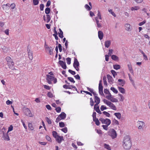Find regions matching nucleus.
Returning <instances> with one entry per match:
<instances>
[{
    "mask_svg": "<svg viewBox=\"0 0 150 150\" xmlns=\"http://www.w3.org/2000/svg\"><path fill=\"white\" fill-rule=\"evenodd\" d=\"M123 146L126 149H129L132 146V143L129 136H127L124 137L123 142Z\"/></svg>",
    "mask_w": 150,
    "mask_h": 150,
    "instance_id": "1",
    "label": "nucleus"
},
{
    "mask_svg": "<svg viewBox=\"0 0 150 150\" xmlns=\"http://www.w3.org/2000/svg\"><path fill=\"white\" fill-rule=\"evenodd\" d=\"M103 101L105 103L109 106L111 109L115 110H117L116 107L111 102L105 99H104Z\"/></svg>",
    "mask_w": 150,
    "mask_h": 150,
    "instance_id": "2",
    "label": "nucleus"
},
{
    "mask_svg": "<svg viewBox=\"0 0 150 150\" xmlns=\"http://www.w3.org/2000/svg\"><path fill=\"white\" fill-rule=\"evenodd\" d=\"M6 60L7 62L8 65H10V64H12L11 65H9V68L11 69L12 70H14L15 69L14 67V63L11 58L9 57H7L6 58Z\"/></svg>",
    "mask_w": 150,
    "mask_h": 150,
    "instance_id": "3",
    "label": "nucleus"
},
{
    "mask_svg": "<svg viewBox=\"0 0 150 150\" xmlns=\"http://www.w3.org/2000/svg\"><path fill=\"white\" fill-rule=\"evenodd\" d=\"M108 134L112 139L115 138L117 137V133L116 131L113 129H111L108 132Z\"/></svg>",
    "mask_w": 150,
    "mask_h": 150,
    "instance_id": "4",
    "label": "nucleus"
},
{
    "mask_svg": "<svg viewBox=\"0 0 150 150\" xmlns=\"http://www.w3.org/2000/svg\"><path fill=\"white\" fill-rule=\"evenodd\" d=\"M99 120L101 122L102 124H105L108 125H109L111 123V120L107 118L104 119L102 118H100L99 119Z\"/></svg>",
    "mask_w": 150,
    "mask_h": 150,
    "instance_id": "5",
    "label": "nucleus"
},
{
    "mask_svg": "<svg viewBox=\"0 0 150 150\" xmlns=\"http://www.w3.org/2000/svg\"><path fill=\"white\" fill-rule=\"evenodd\" d=\"M24 112L25 114L27 116H28L30 117H32L33 115L31 113V111L28 108H25L24 109Z\"/></svg>",
    "mask_w": 150,
    "mask_h": 150,
    "instance_id": "6",
    "label": "nucleus"
},
{
    "mask_svg": "<svg viewBox=\"0 0 150 150\" xmlns=\"http://www.w3.org/2000/svg\"><path fill=\"white\" fill-rule=\"evenodd\" d=\"M73 66L77 71H78L79 70V69L78 67L79 66V63L77 59L76 58L74 59Z\"/></svg>",
    "mask_w": 150,
    "mask_h": 150,
    "instance_id": "7",
    "label": "nucleus"
},
{
    "mask_svg": "<svg viewBox=\"0 0 150 150\" xmlns=\"http://www.w3.org/2000/svg\"><path fill=\"white\" fill-rule=\"evenodd\" d=\"M47 82L50 84H51V81H53L54 77L48 75H47Z\"/></svg>",
    "mask_w": 150,
    "mask_h": 150,
    "instance_id": "8",
    "label": "nucleus"
},
{
    "mask_svg": "<svg viewBox=\"0 0 150 150\" xmlns=\"http://www.w3.org/2000/svg\"><path fill=\"white\" fill-rule=\"evenodd\" d=\"M137 122L138 125V129L141 130L142 129L144 124V122L143 121H138Z\"/></svg>",
    "mask_w": 150,
    "mask_h": 150,
    "instance_id": "9",
    "label": "nucleus"
},
{
    "mask_svg": "<svg viewBox=\"0 0 150 150\" xmlns=\"http://www.w3.org/2000/svg\"><path fill=\"white\" fill-rule=\"evenodd\" d=\"M59 63L63 69H66L67 66L65 62L61 60H59Z\"/></svg>",
    "mask_w": 150,
    "mask_h": 150,
    "instance_id": "10",
    "label": "nucleus"
},
{
    "mask_svg": "<svg viewBox=\"0 0 150 150\" xmlns=\"http://www.w3.org/2000/svg\"><path fill=\"white\" fill-rule=\"evenodd\" d=\"M95 102L96 103L94 105L96 106V105H98V104H99L100 103V98L97 96H95Z\"/></svg>",
    "mask_w": 150,
    "mask_h": 150,
    "instance_id": "11",
    "label": "nucleus"
},
{
    "mask_svg": "<svg viewBox=\"0 0 150 150\" xmlns=\"http://www.w3.org/2000/svg\"><path fill=\"white\" fill-rule=\"evenodd\" d=\"M28 51L29 58L30 59L32 60L33 59V53L29 49H28Z\"/></svg>",
    "mask_w": 150,
    "mask_h": 150,
    "instance_id": "12",
    "label": "nucleus"
},
{
    "mask_svg": "<svg viewBox=\"0 0 150 150\" xmlns=\"http://www.w3.org/2000/svg\"><path fill=\"white\" fill-rule=\"evenodd\" d=\"M94 109L99 114H101L102 113L99 109V107L98 105H96V106L94 105Z\"/></svg>",
    "mask_w": 150,
    "mask_h": 150,
    "instance_id": "13",
    "label": "nucleus"
},
{
    "mask_svg": "<svg viewBox=\"0 0 150 150\" xmlns=\"http://www.w3.org/2000/svg\"><path fill=\"white\" fill-rule=\"evenodd\" d=\"M107 77L108 80V81L110 83H112L113 81L112 77L110 75L108 74L107 75Z\"/></svg>",
    "mask_w": 150,
    "mask_h": 150,
    "instance_id": "14",
    "label": "nucleus"
},
{
    "mask_svg": "<svg viewBox=\"0 0 150 150\" xmlns=\"http://www.w3.org/2000/svg\"><path fill=\"white\" fill-rule=\"evenodd\" d=\"M103 33L101 31H99L98 32V36L100 40H102L103 37Z\"/></svg>",
    "mask_w": 150,
    "mask_h": 150,
    "instance_id": "15",
    "label": "nucleus"
},
{
    "mask_svg": "<svg viewBox=\"0 0 150 150\" xmlns=\"http://www.w3.org/2000/svg\"><path fill=\"white\" fill-rule=\"evenodd\" d=\"M55 139L59 143H61L62 140H63V137L59 135Z\"/></svg>",
    "mask_w": 150,
    "mask_h": 150,
    "instance_id": "16",
    "label": "nucleus"
},
{
    "mask_svg": "<svg viewBox=\"0 0 150 150\" xmlns=\"http://www.w3.org/2000/svg\"><path fill=\"white\" fill-rule=\"evenodd\" d=\"M136 42H135L136 45H139L143 43L142 41L140 39H136Z\"/></svg>",
    "mask_w": 150,
    "mask_h": 150,
    "instance_id": "17",
    "label": "nucleus"
},
{
    "mask_svg": "<svg viewBox=\"0 0 150 150\" xmlns=\"http://www.w3.org/2000/svg\"><path fill=\"white\" fill-rule=\"evenodd\" d=\"M111 43V42L110 40H106L105 42V46L107 48H108L109 47Z\"/></svg>",
    "mask_w": 150,
    "mask_h": 150,
    "instance_id": "18",
    "label": "nucleus"
},
{
    "mask_svg": "<svg viewBox=\"0 0 150 150\" xmlns=\"http://www.w3.org/2000/svg\"><path fill=\"white\" fill-rule=\"evenodd\" d=\"M59 116L62 119H64L66 118V115L64 112H62Z\"/></svg>",
    "mask_w": 150,
    "mask_h": 150,
    "instance_id": "19",
    "label": "nucleus"
},
{
    "mask_svg": "<svg viewBox=\"0 0 150 150\" xmlns=\"http://www.w3.org/2000/svg\"><path fill=\"white\" fill-rule=\"evenodd\" d=\"M118 81L120 82L119 84L120 86H123V85L125 83V81L123 80L122 79H119L118 80Z\"/></svg>",
    "mask_w": 150,
    "mask_h": 150,
    "instance_id": "20",
    "label": "nucleus"
},
{
    "mask_svg": "<svg viewBox=\"0 0 150 150\" xmlns=\"http://www.w3.org/2000/svg\"><path fill=\"white\" fill-rule=\"evenodd\" d=\"M127 67L128 68L130 72L132 74H133L134 73L132 70V65L131 64H128L127 65Z\"/></svg>",
    "mask_w": 150,
    "mask_h": 150,
    "instance_id": "21",
    "label": "nucleus"
},
{
    "mask_svg": "<svg viewBox=\"0 0 150 150\" xmlns=\"http://www.w3.org/2000/svg\"><path fill=\"white\" fill-rule=\"evenodd\" d=\"M3 136L4 137V139L7 141H9L10 140V139L8 136V134L7 133L3 134Z\"/></svg>",
    "mask_w": 150,
    "mask_h": 150,
    "instance_id": "22",
    "label": "nucleus"
},
{
    "mask_svg": "<svg viewBox=\"0 0 150 150\" xmlns=\"http://www.w3.org/2000/svg\"><path fill=\"white\" fill-rule=\"evenodd\" d=\"M118 89L119 91L122 93H125V90L123 88L121 87H118Z\"/></svg>",
    "mask_w": 150,
    "mask_h": 150,
    "instance_id": "23",
    "label": "nucleus"
},
{
    "mask_svg": "<svg viewBox=\"0 0 150 150\" xmlns=\"http://www.w3.org/2000/svg\"><path fill=\"white\" fill-rule=\"evenodd\" d=\"M114 115L119 119H120L121 117V114L120 112L115 113Z\"/></svg>",
    "mask_w": 150,
    "mask_h": 150,
    "instance_id": "24",
    "label": "nucleus"
},
{
    "mask_svg": "<svg viewBox=\"0 0 150 150\" xmlns=\"http://www.w3.org/2000/svg\"><path fill=\"white\" fill-rule=\"evenodd\" d=\"M140 7L138 6H135L132 7L131 8V10L132 11L137 10L139 9Z\"/></svg>",
    "mask_w": 150,
    "mask_h": 150,
    "instance_id": "25",
    "label": "nucleus"
},
{
    "mask_svg": "<svg viewBox=\"0 0 150 150\" xmlns=\"http://www.w3.org/2000/svg\"><path fill=\"white\" fill-rule=\"evenodd\" d=\"M59 30L60 32V33H59V37L61 38H62L63 37V32L60 28L59 29Z\"/></svg>",
    "mask_w": 150,
    "mask_h": 150,
    "instance_id": "26",
    "label": "nucleus"
},
{
    "mask_svg": "<svg viewBox=\"0 0 150 150\" xmlns=\"http://www.w3.org/2000/svg\"><path fill=\"white\" fill-rule=\"evenodd\" d=\"M125 29L126 30L129 31L130 30V25L128 23H126L125 25Z\"/></svg>",
    "mask_w": 150,
    "mask_h": 150,
    "instance_id": "27",
    "label": "nucleus"
},
{
    "mask_svg": "<svg viewBox=\"0 0 150 150\" xmlns=\"http://www.w3.org/2000/svg\"><path fill=\"white\" fill-rule=\"evenodd\" d=\"M2 49L3 52L5 53L7 52L8 50V48L5 46L3 47L2 48Z\"/></svg>",
    "mask_w": 150,
    "mask_h": 150,
    "instance_id": "28",
    "label": "nucleus"
},
{
    "mask_svg": "<svg viewBox=\"0 0 150 150\" xmlns=\"http://www.w3.org/2000/svg\"><path fill=\"white\" fill-rule=\"evenodd\" d=\"M113 68L117 70L120 68V66L118 64H115L113 65Z\"/></svg>",
    "mask_w": 150,
    "mask_h": 150,
    "instance_id": "29",
    "label": "nucleus"
},
{
    "mask_svg": "<svg viewBox=\"0 0 150 150\" xmlns=\"http://www.w3.org/2000/svg\"><path fill=\"white\" fill-rule=\"evenodd\" d=\"M112 59L116 61L118 59V57L115 55H113L111 56Z\"/></svg>",
    "mask_w": 150,
    "mask_h": 150,
    "instance_id": "30",
    "label": "nucleus"
},
{
    "mask_svg": "<svg viewBox=\"0 0 150 150\" xmlns=\"http://www.w3.org/2000/svg\"><path fill=\"white\" fill-rule=\"evenodd\" d=\"M110 100L112 102H117L118 101V100L117 99L112 97L111 98Z\"/></svg>",
    "mask_w": 150,
    "mask_h": 150,
    "instance_id": "31",
    "label": "nucleus"
},
{
    "mask_svg": "<svg viewBox=\"0 0 150 150\" xmlns=\"http://www.w3.org/2000/svg\"><path fill=\"white\" fill-rule=\"evenodd\" d=\"M93 121L94 122H95V123L96 125L98 126L100 124V122L98 118H96V119H93Z\"/></svg>",
    "mask_w": 150,
    "mask_h": 150,
    "instance_id": "32",
    "label": "nucleus"
},
{
    "mask_svg": "<svg viewBox=\"0 0 150 150\" xmlns=\"http://www.w3.org/2000/svg\"><path fill=\"white\" fill-rule=\"evenodd\" d=\"M110 90H112L114 93H117L118 91L117 89L115 88L114 87H112L110 88Z\"/></svg>",
    "mask_w": 150,
    "mask_h": 150,
    "instance_id": "33",
    "label": "nucleus"
},
{
    "mask_svg": "<svg viewBox=\"0 0 150 150\" xmlns=\"http://www.w3.org/2000/svg\"><path fill=\"white\" fill-rule=\"evenodd\" d=\"M52 133L53 136L55 138L58 136L57 133L56 131H53L52 132Z\"/></svg>",
    "mask_w": 150,
    "mask_h": 150,
    "instance_id": "34",
    "label": "nucleus"
},
{
    "mask_svg": "<svg viewBox=\"0 0 150 150\" xmlns=\"http://www.w3.org/2000/svg\"><path fill=\"white\" fill-rule=\"evenodd\" d=\"M104 146L105 148L107 149L108 150H111V149L108 145L105 144H104Z\"/></svg>",
    "mask_w": 150,
    "mask_h": 150,
    "instance_id": "35",
    "label": "nucleus"
},
{
    "mask_svg": "<svg viewBox=\"0 0 150 150\" xmlns=\"http://www.w3.org/2000/svg\"><path fill=\"white\" fill-rule=\"evenodd\" d=\"M128 76L129 79V80H130L131 82L132 83V85L134 86V81L132 79V78L131 77L130 75L129 74H128Z\"/></svg>",
    "mask_w": 150,
    "mask_h": 150,
    "instance_id": "36",
    "label": "nucleus"
},
{
    "mask_svg": "<svg viewBox=\"0 0 150 150\" xmlns=\"http://www.w3.org/2000/svg\"><path fill=\"white\" fill-rule=\"evenodd\" d=\"M49 54L50 55H52V51H53V48L51 47H49Z\"/></svg>",
    "mask_w": 150,
    "mask_h": 150,
    "instance_id": "37",
    "label": "nucleus"
},
{
    "mask_svg": "<svg viewBox=\"0 0 150 150\" xmlns=\"http://www.w3.org/2000/svg\"><path fill=\"white\" fill-rule=\"evenodd\" d=\"M50 11V9L49 8H47L45 9V13L47 14L49 13Z\"/></svg>",
    "mask_w": 150,
    "mask_h": 150,
    "instance_id": "38",
    "label": "nucleus"
},
{
    "mask_svg": "<svg viewBox=\"0 0 150 150\" xmlns=\"http://www.w3.org/2000/svg\"><path fill=\"white\" fill-rule=\"evenodd\" d=\"M111 72L112 73V74L113 76L114 77H115V76L116 75H117V74L116 72H115L114 70H112L111 71Z\"/></svg>",
    "mask_w": 150,
    "mask_h": 150,
    "instance_id": "39",
    "label": "nucleus"
},
{
    "mask_svg": "<svg viewBox=\"0 0 150 150\" xmlns=\"http://www.w3.org/2000/svg\"><path fill=\"white\" fill-rule=\"evenodd\" d=\"M96 23L97 25V27H98V28H101V27L102 26H101V24L100 23H99V21L98 20H96Z\"/></svg>",
    "mask_w": 150,
    "mask_h": 150,
    "instance_id": "40",
    "label": "nucleus"
},
{
    "mask_svg": "<svg viewBox=\"0 0 150 150\" xmlns=\"http://www.w3.org/2000/svg\"><path fill=\"white\" fill-rule=\"evenodd\" d=\"M39 0H33V3L34 5H36L38 4Z\"/></svg>",
    "mask_w": 150,
    "mask_h": 150,
    "instance_id": "41",
    "label": "nucleus"
},
{
    "mask_svg": "<svg viewBox=\"0 0 150 150\" xmlns=\"http://www.w3.org/2000/svg\"><path fill=\"white\" fill-rule=\"evenodd\" d=\"M119 96L120 98V101H123L124 99V97L123 96V95L121 94H119Z\"/></svg>",
    "mask_w": 150,
    "mask_h": 150,
    "instance_id": "42",
    "label": "nucleus"
},
{
    "mask_svg": "<svg viewBox=\"0 0 150 150\" xmlns=\"http://www.w3.org/2000/svg\"><path fill=\"white\" fill-rule=\"evenodd\" d=\"M109 12L112 14V16H113L114 17L116 16V15L114 12L112 11V10L110 9H108Z\"/></svg>",
    "mask_w": 150,
    "mask_h": 150,
    "instance_id": "43",
    "label": "nucleus"
},
{
    "mask_svg": "<svg viewBox=\"0 0 150 150\" xmlns=\"http://www.w3.org/2000/svg\"><path fill=\"white\" fill-rule=\"evenodd\" d=\"M103 113L104 115H106L107 117H109L110 116V114L109 113H108L106 111H103Z\"/></svg>",
    "mask_w": 150,
    "mask_h": 150,
    "instance_id": "44",
    "label": "nucleus"
},
{
    "mask_svg": "<svg viewBox=\"0 0 150 150\" xmlns=\"http://www.w3.org/2000/svg\"><path fill=\"white\" fill-rule=\"evenodd\" d=\"M63 87L64 88H66V89L68 88V89H71V86H70V85H65L63 86Z\"/></svg>",
    "mask_w": 150,
    "mask_h": 150,
    "instance_id": "45",
    "label": "nucleus"
},
{
    "mask_svg": "<svg viewBox=\"0 0 150 150\" xmlns=\"http://www.w3.org/2000/svg\"><path fill=\"white\" fill-rule=\"evenodd\" d=\"M46 16H47V23H48L50 21V20L51 18H50V15H49L47 14L46 15Z\"/></svg>",
    "mask_w": 150,
    "mask_h": 150,
    "instance_id": "46",
    "label": "nucleus"
},
{
    "mask_svg": "<svg viewBox=\"0 0 150 150\" xmlns=\"http://www.w3.org/2000/svg\"><path fill=\"white\" fill-rule=\"evenodd\" d=\"M100 109L101 111H103L104 110L106 109L107 108L106 106L103 105L101 106Z\"/></svg>",
    "mask_w": 150,
    "mask_h": 150,
    "instance_id": "47",
    "label": "nucleus"
},
{
    "mask_svg": "<svg viewBox=\"0 0 150 150\" xmlns=\"http://www.w3.org/2000/svg\"><path fill=\"white\" fill-rule=\"evenodd\" d=\"M68 79L71 82H72L73 83H74L75 82V81L74 80L73 78L72 77H68Z\"/></svg>",
    "mask_w": 150,
    "mask_h": 150,
    "instance_id": "48",
    "label": "nucleus"
},
{
    "mask_svg": "<svg viewBox=\"0 0 150 150\" xmlns=\"http://www.w3.org/2000/svg\"><path fill=\"white\" fill-rule=\"evenodd\" d=\"M66 60L67 64H71V58L69 57H68L66 59Z\"/></svg>",
    "mask_w": 150,
    "mask_h": 150,
    "instance_id": "49",
    "label": "nucleus"
},
{
    "mask_svg": "<svg viewBox=\"0 0 150 150\" xmlns=\"http://www.w3.org/2000/svg\"><path fill=\"white\" fill-rule=\"evenodd\" d=\"M2 8L3 9L5 10V11H8L9 10V8L8 7L4 5L2 6Z\"/></svg>",
    "mask_w": 150,
    "mask_h": 150,
    "instance_id": "50",
    "label": "nucleus"
},
{
    "mask_svg": "<svg viewBox=\"0 0 150 150\" xmlns=\"http://www.w3.org/2000/svg\"><path fill=\"white\" fill-rule=\"evenodd\" d=\"M47 96L50 98H52L53 97L52 94L50 92H48L47 94Z\"/></svg>",
    "mask_w": 150,
    "mask_h": 150,
    "instance_id": "51",
    "label": "nucleus"
},
{
    "mask_svg": "<svg viewBox=\"0 0 150 150\" xmlns=\"http://www.w3.org/2000/svg\"><path fill=\"white\" fill-rule=\"evenodd\" d=\"M113 50L112 49H110L108 50V54L109 56H110L111 54H112Z\"/></svg>",
    "mask_w": 150,
    "mask_h": 150,
    "instance_id": "52",
    "label": "nucleus"
},
{
    "mask_svg": "<svg viewBox=\"0 0 150 150\" xmlns=\"http://www.w3.org/2000/svg\"><path fill=\"white\" fill-rule=\"evenodd\" d=\"M85 8L88 10L90 11L91 8L88 4H86L85 5Z\"/></svg>",
    "mask_w": 150,
    "mask_h": 150,
    "instance_id": "53",
    "label": "nucleus"
},
{
    "mask_svg": "<svg viewBox=\"0 0 150 150\" xmlns=\"http://www.w3.org/2000/svg\"><path fill=\"white\" fill-rule=\"evenodd\" d=\"M68 71L71 74L73 75H74L76 74V72L75 71H72L71 69H69L68 70Z\"/></svg>",
    "mask_w": 150,
    "mask_h": 150,
    "instance_id": "54",
    "label": "nucleus"
},
{
    "mask_svg": "<svg viewBox=\"0 0 150 150\" xmlns=\"http://www.w3.org/2000/svg\"><path fill=\"white\" fill-rule=\"evenodd\" d=\"M59 126L61 127H64L65 125L64 122H61L59 123Z\"/></svg>",
    "mask_w": 150,
    "mask_h": 150,
    "instance_id": "55",
    "label": "nucleus"
},
{
    "mask_svg": "<svg viewBox=\"0 0 150 150\" xmlns=\"http://www.w3.org/2000/svg\"><path fill=\"white\" fill-rule=\"evenodd\" d=\"M46 121L49 124H51L52 123L51 120L48 117H46Z\"/></svg>",
    "mask_w": 150,
    "mask_h": 150,
    "instance_id": "56",
    "label": "nucleus"
},
{
    "mask_svg": "<svg viewBox=\"0 0 150 150\" xmlns=\"http://www.w3.org/2000/svg\"><path fill=\"white\" fill-rule=\"evenodd\" d=\"M43 86L44 88H45L47 90H49L51 88V87H50L49 86H47L46 85H43Z\"/></svg>",
    "mask_w": 150,
    "mask_h": 150,
    "instance_id": "57",
    "label": "nucleus"
},
{
    "mask_svg": "<svg viewBox=\"0 0 150 150\" xmlns=\"http://www.w3.org/2000/svg\"><path fill=\"white\" fill-rule=\"evenodd\" d=\"M13 127L12 125L8 127V130L7 131V133H8L9 132H10L13 130Z\"/></svg>",
    "mask_w": 150,
    "mask_h": 150,
    "instance_id": "58",
    "label": "nucleus"
},
{
    "mask_svg": "<svg viewBox=\"0 0 150 150\" xmlns=\"http://www.w3.org/2000/svg\"><path fill=\"white\" fill-rule=\"evenodd\" d=\"M90 105L91 106H93L94 105V102L92 98H90Z\"/></svg>",
    "mask_w": 150,
    "mask_h": 150,
    "instance_id": "59",
    "label": "nucleus"
},
{
    "mask_svg": "<svg viewBox=\"0 0 150 150\" xmlns=\"http://www.w3.org/2000/svg\"><path fill=\"white\" fill-rule=\"evenodd\" d=\"M98 16L99 17V19H100L101 20H102V18L101 17V14L100 12V11H98Z\"/></svg>",
    "mask_w": 150,
    "mask_h": 150,
    "instance_id": "60",
    "label": "nucleus"
},
{
    "mask_svg": "<svg viewBox=\"0 0 150 150\" xmlns=\"http://www.w3.org/2000/svg\"><path fill=\"white\" fill-rule=\"evenodd\" d=\"M16 5L14 3H13L11 4L10 5V6L11 7V8L12 9H13L15 7Z\"/></svg>",
    "mask_w": 150,
    "mask_h": 150,
    "instance_id": "61",
    "label": "nucleus"
},
{
    "mask_svg": "<svg viewBox=\"0 0 150 150\" xmlns=\"http://www.w3.org/2000/svg\"><path fill=\"white\" fill-rule=\"evenodd\" d=\"M61 130L65 133H67V127H65L64 128H62L61 129Z\"/></svg>",
    "mask_w": 150,
    "mask_h": 150,
    "instance_id": "62",
    "label": "nucleus"
},
{
    "mask_svg": "<svg viewBox=\"0 0 150 150\" xmlns=\"http://www.w3.org/2000/svg\"><path fill=\"white\" fill-rule=\"evenodd\" d=\"M56 111L57 112H59L61 111V108L60 107H58L55 109Z\"/></svg>",
    "mask_w": 150,
    "mask_h": 150,
    "instance_id": "63",
    "label": "nucleus"
},
{
    "mask_svg": "<svg viewBox=\"0 0 150 150\" xmlns=\"http://www.w3.org/2000/svg\"><path fill=\"white\" fill-rule=\"evenodd\" d=\"M44 7V5L43 4H41L40 5V8L41 11H43Z\"/></svg>",
    "mask_w": 150,
    "mask_h": 150,
    "instance_id": "64",
    "label": "nucleus"
}]
</instances>
